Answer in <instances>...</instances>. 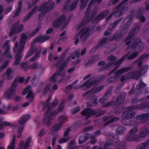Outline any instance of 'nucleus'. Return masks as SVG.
<instances>
[{"instance_id": "nucleus-58", "label": "nucleus", "mask_w": 149, "mask_h": 149, "mask_svg": "<svg viewBox=\"0 0 149 149\" xmlns=\"http://www.w3.org/2000/svg\"><path fill=\"white\" fill-rule=\"evenodd\" d=\"M119 118L118 117H115L109 120L108 121H107L104 124L105 126H107L109 124H111L113 122H116L117 120H119Z\"/></svg>"}, {"instance_id": "nucleus-28", "label": "nucleus", "mask_w": 149, "mask_h": 149, "mask_svg": "<svg viewBox=\"0 0 149 149\" xmlns=\"http://www.w3.org/2000/svg\"><path fill=\"white\" fill-rule=\"evenodd\" d=\"M59 113V112H58V111L56 110L54 111L51 112L49 115L48 114L47 116L45 115L43 118V122H45L48 119L49 120H52L53 119V117Z\"/></svg>"}, {"instance_id": "nucleus-29", "label": "nucleus", "mask_w": 149, "mask_h": 149, "mask_svg": "<svg viewBox=\"0 0 149 149\" xmlns=\"http://www.w3.org/2000/svg\"><path fill=\"white\" fill-rule=\"evenodd\" d=\"M38 8V5H36L25 16L23 19V22H25L28 20L33 14L37 10Z\"/></svg>"}, {"instance_id": "nucleus-11", "label": "nucleus", "mask_w": 149, "mask_h": 149, "mask_svg": "<svg viewBox=\"0 0 149 149\" xmlns=\"http://www.w3.org/2000/svg\"><path fill=\"white\" fill-rule=\"evenodd\" d=\"M89 33V28H83L81 31L76 34V38L79 36V37L81 39L82 42H85L88 38Z\"/></svg>"}, {"instance_id": "nucleus-50", "label": "nucleus", "mask_w": 149, "mask_h": 149, "mask_svg": "<svg viewBox=\"0 0 149 149\" xmlns=\"http://www.w3.org/2000/svg\"><path fill=\"white\" fill-rule=\"evenodd\" d=\"M13 124H11L9 122L6 121L3 122L1 123H0V130H2L4 126H12Z\"/></svg>"}, {"instance_id": "nucleus-39", "label": "nucleus", "mask_w": 149, "mask_h": 149, "mask_svg": "<svg viewBox=\"0 0 149 149\" xmlns=\"http://www.w3.org/2000/svg\"><path fill=\"white\" fill-rule=\"evenodd\" d=\"M105 112L104 111H103L101 109H98L97 110L93 109V116H96L97 117L101 116L104 114Z\"/></svg>"}, {"instance_id": "nucleus-1", "label": "nucleus", "mask_w": 149, "mask_h": 149, "mask_svg": "<svg viewBox=\"0 0 149 149\" xmlns=\"http://www.w3.org/2000/svg\"><path fill=\"white\" fill-rule=\"evenodd\" d=\"M127 93L125 92H123L120 93L117 97L116 101L111 100L110 102L103 104L102 105L103 108H105L112 107L115 109L113 113L116 114H118L121 113L120 105L123 104L125 99Z\"/></svg>"}, {"instance_id": "nucleus-12", "label": "nucleus", "mask_w": 149, "mask_h": 149, "mask_svg": "<svg viewBox=\"0 0 149 149\" xmlns=\"http://www.w3.org/2000/svg\"><path fill=\"white\" fill-rule=\"evenodd\" d=\"M126 108L127 109L129 110H131L132 109H138L141 110L146 108L149 109V104L146 101L142 102L140 104L130 106L127 107Z\"/></svg>"}, {"instance_id": "nucleus-16", "label": "nucleus", "mask_w": 149, "mask_h": 149, "mask_svg": "<svg viewBox=\"0 0 149 149\" xmlns=\"http://www.w3.org/2000/svg\"><path fill=\"white\" fill-rule=\"evenodd\" d=\"M123 36V33L121 31H116L114 34L109 38V40L111 41L115 40L117 42L120 41Z\"/></svg>"}, {"instance_id": "nucleus-37", "label": "nucleus", "mask_w": 149, "mask_h": 149, "mask_svg": "<svg viewBox=\"0 0 149 149\" xmlns=\"http://www.w3.org/2000/svg\"><path fill=\"white\" fill-rule=\"evenodd\" d=\"M108 38L107 37H104L102 38L101 40L99 42L98 44L96 47V49H97L100 48L101 47L105 45L107 42Z\"/></svg>"}, {"instance_id": "nucleus-17", "label": "nucleus", "mask_w": 149, "mask_h": 149, "mask_svg": "<svg viewBox=\"0 0 149 149\" xmlns=\"http://www.w3.org/2000/svg\"><path fill=\"white\" fill-rule=\"evenodd\" d=\"M32 140V137L29 136L26 139V143H24V142L23 140H21L20 142L18 149H26L30 146V143Z\"/></svg>"}, {"instance_id": "nucleus-10", "label": "nucleus", "mask_w": 149, "mask_h": 149, "mask_svg": "<svg viewBox=\"0 0 149 149\" xmlns=\"http://www.w3.org/2000/svg\"><path fill=\"white\" fill-rule=\"evenodd\" d=\"M54 6V4L53 3H49L48 2L43 3L41 6L38 8L37 10L39 12L42 11L44 12V14L52 10Z\"/></svg>"}, {"instance_id": "nucleus-43", "label": "nucleus", "mask_w": 149, "mask_h": 149, "mask_svg": "<svg viewBox=\"0 0 149 149\" xmlns=\"http://www.w3.org/2000/svg\"><path fill=\"white\" fill-rule=\"evenodd\" d=\"M61 75H59L58 74V72L57 73H54L50 77V80L52 81L53 83H56L58 81V78L59 76Z\"/></svg>"}, {"instance_id": "nucleus-8", "label": "nucleus", "mask_w": 149, "mask_h": 149, "mask_svg": "<svg viewBox=\"0 0 149 149\" xmlns=\"http://www.w3.org/2000/svg\"><path fill=\"white\" fill-rule=\"evenodd\" d=\"M134 19V15L131 14L128 15L123 20L120 26V31L122 32L127 29L129 27L132 21Z\"/></svg>"}, {"instance_id": "nucleus-2", "label": "nucleus", "mask_w": 149, "mask_h": 149, "mask_svg": "<svg viewBox=\"0 0 149 149\" xmlns=\"http://www.w3.org/2000/svg\"><path fill=\"white\" fill-rule=\"evenodd\" d=\"M136 114V112L132 110H129L123 112L122 117V122L125 125L132 126L137 125V122L136 119H131Z\"/></svg>"}, {"instance_id": "nucleus-15", "label": "nucleus", "mask_w": 149, "mask_h": 149, "mask_svg": "<svg viewBox=\"0 0 149 149\" xmlns=\"http://www.w3.org/2000/svg\"><path fill=\"white\" fill-rule=\"evenodd\" d=\"M66 19L65 15L60 16L58 18L54 21L52 23V26L55 28H59L60 25L64 23Z\"/></svg>"}, {"instance_id": "nucleus-35", "label": "nucleus", "mask_w": 149, "mask_h": 149, "mask_svg": "<svg viewBox=\"0 0 149 149\" xmlns=\"http://www.w3.org/2000/svg\"><path fill=\"white\" fill-rule=\"evenodd\" d=\"M97 60V57L96 55L92 56L86 63V66H88L94 64Z\"/></svg>"}, {"instance_id": "nucleus-38", "label": "nucleus", "mask_w": 149, "mask_h": 149, "mask_svg": "<svg viewBox=\"0 0 149 149\" xmlns=\"http://www.w3.org/2000/svg\"><path fill=\"white\" fill-rule=\"evenodd\" d=\"M149 144V139L143 143H140L136 147V149H145Z\"/></svg>"}, {"instance_id": "nucleus-44", "label": "nucleus", "mask_w": 149, "mask_h": 149, "mask_svg": "<svg viewBox=\"0 0 149 149\" xmlns=\"http://www.w3.org/2000/svg\"><path fill=\"white\" fill-rule=\"evenodd\" d=\"M13 25L15 28L16 33H17L21 31L23 29V24L18 25V24H14Z\"/></svg>"}, {"instance_id": "nucleus-48", "label": "nucleus", "mask_w": 149, "mask_h": 149, "mask_svg": "<svg viewBox=\"0 0 149 149\" xmlns=\"http://www.w3.org/2000/svg\"><path fill=\"white\" fill-rule=\"evenodd\" d=\"M28 93V95L26 96V98L27 99H29V102H31L33 101L34 98L33 92L32 91H31Z\"/></svg>"}, {"instance_id": "nucleus-45", "label": "nucleus", "mask_w": 149, "mask_h": 149, "mask_svg": "<svg viewBox=\"0 0 149 149\" xmlns=\"http://www.w3.org/2000/svg\"><path fill=\"white\" fill-rule=\"evenodd\" d=\"M149 116L148 113H143L136 116V118L137 120H141L145 119Z\"/></svg>"}, {"instance_id": "nucleus-4", "label": "nucleus", "mask_w": 149, "mask_h": 149, "mask_svg": "<svg viewBox=\"0 0 149 149\" xmlns=\"http://www.w3.org/2000/svg\"><path fill=\"white\" fill-rule=\"evenodd\" d=\"M129 55V53L124 55L121 58L119 59V60H116L114 61L109 62L107 64H106V65H105L104 67L103 68L101 67L100 68V72H102L105 70L113 65L116 66V67L114 68L108 74V76H109L117 70L118 68L119 65L124 62L126 57L128 56Z\"/></svg>"}, {"instance_id": "nucleus-33", "label": "nucleus", "mask_w": 149, "mask_h": 149, "mask_svg": "<svg viewBox=\"0 0 149 149\" xmlns=\"http://www.w3.org/2000/svg\"><path fill=\"white\" fill-rule=\"evenodd\" d=\"M131 79H133L132 71L127 73L124 75L122 76L120 79V81L123 82L125 81Z\"/></svg>"}, {"instance_id": "nucleus-22", "label": "nucleus", "mask_w": 149, "mask_h": 149, "mask_svg": "<svg viewBox=\"0 0 149 149\" xmlns=\"http://www.w3.org/2000/svg\"><path fill=\"white\" fill-rule=\"evenodd\" d=\"M93 109L89 108H86L81 111V114L83 116H85V119H87L93 116Z\"/></svg>"}, {"instance_id": "nucleus-54", "label": "nucleus", "mask_w": 149, "mask_h": 149, "mask_svg": "<svg viewBox=\"0 0 149 149\" xmlns=\"http://www.w3.org/2000/svg\"><path fill=\"white\" fill-rule=\"evenodd\" d=\"M41 66V65L38 62H36L31 65H29V69H38Z\"/></svg>"}, {"instance_id": "nucleus-5", "label": "nucleus", "mask_w": 149, "mask_h": 149, "mask_svg": "<svg viewBox=\"0 0 149 149\" xmlns=\"http://www.w3.org/2000/svg\"><path fill=\"white\" fill-rule=\"evenodd\" d=\"M129 0H124L121 2L115 9V11L113 13L110 14L106 18V20L107 21H109L112 16L113 14H114L115 17H118L122 15L125 12L126 7L123 6V4H126Z\"/></svg>"}, {"instance_id": "nucleus-36", "label": "nucleus", "mask_w": 149, "mask_h": 149, "mask_svg": "<svg viewBox=\"0 0 149 149\" xmlns=\"http://www.w3.org/2000/svg\"><path fill=\"white\" fill-rule=\"evenodd\" d=\"M22 3L23 2L22 0H20L19 1L18 8L16 9V11L14 14V17L17 16L21 13L22 8Z\"/></svg>"}, {"instance_id": "nucleus-31", "label": "nucleus", "mask_w": 149, "mask_h": 149, "mask_svg": "<svg viewBox=\"0 0 149 149\" xmlns=\"http://www.w3.org/2000/svg\"><path fill=\"white\" fill-rule=\"evenodd\" d=\"M68 63L66 61V60L64 61L60 65L59 70H58V74L59 75H63V74L64 69L67 65Z\"/></svg>"}, {"instance_id": "nucleus-3", "label": "nucleus", "mask_w": 149, "mask_h": 149, "mask_svg": "<svg viewBox=\"0 0 149 149\" xmlns=\"http://www.w3.org/2000/svg\"><path fill=\"white\" fill-rule=\"evenodd\" d=\"M136 114V112L132 110H129L123 112L122 117V122L125 125L132 126L137 125V122L136 119H131Z\"/></svg>"}, {"instance_id": "nucleus-25", "label": "nucleus", "mask_w": 149, "mask_h": 149, "mask_svg": "<svg viewBox=\"0 0 149 149\" xmlns=\"http://www.w3.org/2000/svg\"><path fill=\"white\" fill-rule=\"evenodd\" d=\"M133 69L132 66H130L126 67H124L118 70L116 72V74L118 75L119 77L120 75L124 73H126L128 71L132 70Z\"/></svg>"}, {"instance_id": "nucleus-51", "label": "nucleus", "mask_w": 149, "mask_h": 149, "mask_svg": "<svg viewBox=\"0 0 149 149\" xmlns=\"http://www.w3.org/2000/svg\"><path fill=\"white\" fill-rule=\"evenodd\" d=\"M146 100L145 98L143 97L141 99H139L138 98H134L132 99L131 101L132 104H134L137 103L141 101H143V100Z\"/></svg>"}, {"instance_id": "nucleus-64", "label": "nucleus", "mask_w": 149, "mask_h": 149, "mask_svg": "<svg viewBox=\"0 0 149 149\" xmlns=\"http://www.w3.org/2000/svg\"><path fill=\"white\" fill-rule=\"evenodd\" d=\"M41 26H37L35 30L32 32L30 35V36L32 37L35 36L38 32Z\"/></svg>"}, {"instance_id": "nucleus-47", "label": "nucleus", "mask_w": 149, "mask_h": 149, "mask_svg": "<svg viewBox=\"0 0 149 149\" xmlns=\"http://www.w3.org/2000/svg\"><path fill=\"white\" fill-rule=\"evenodd\" d=\"M146 86V84L144 83L142 80H140L139 83L136 86V88L137 89H140L145 88Z\"/></svg>"}, {"instance_id": "nucleus-32", "label": "nucleus", "mask_w": 149, "mask_h": 149, "mask_svg": "<svg viewBox=\"0 0 149 149\" xmlns=\"http://www.w3.org/2000/svg\"><path fill=\"white\" fill-rule=\"evenodd\" d=\"M114 75L113 76L108 78L107 80V82L109 83H116L119 78L118 75L115 73Z\"/></svg>"}, {"instance_id": "nucleus-55", "label": "nucleus", "mask_w": 149, "mask_h": 149, "mask_svg": "<svg viewBox=\"0 0 149 149\" xmlns=\"http://www.w3.org/2000/svg\"><path fill=\"white\" fill-rule=\"evenodd\" d=\"M126 143L125 141H121L117 146L116 149H125Z\"/></svg>"}, {"instance_id": "nucleus-30", "label": "nucleus", "mask_w": 149, "mask_h": 149, "mask_svg": "<svg viewBox=\"0 0 149 149\" xmlns=\"http://www.w3.org/2000/svg\"><path fill=\"white\" fill-rule=\"evenodd\" d=\"M122 19V18H120L115 21L113 24H110L107 28L108 30L111 31L113 30L118 25Z\"/></svg>"}, {"instance_id": "nucleus-49", "label": "nucleus", "mask_w": 149, "mask_h": 149, "mask_svg": "<svg viewBox=\"0 0 149 149\" xmlns=\"http://www.w3.org/2000/svg\"><path fill=\"white\" fill-rule=\"evenodd\" d=\"M16 137L13 136L11 144L8 147L7 149H15V145L16 143Z\"/></svg>"}, {"instance_id": "nucleus-9", "label": "nucleus", "mask_w": 149, "mask_h": 149, "mask_svg": "<svg viewBox=\"0 0 149 149\" xmlns=\"http://www.w3.org/2000/svg\"><path fill=\"white\" fill-rule=\"evenodd\" d=\"M138 128L135 127L131 129L129 132V135L126 136L125 140L127 141H138L139 136L137 134H135L138 130Z\"/></svg>"}, {"instance_id": "nucleus-34", "label": "nucleus", "mask_w": 149, "mask_h": 149, "mask_svg": "<svg viewBox=\"0 0 149 149\" xmlns=\"http://www.w3.org/2000/svg\"><path fill=\"white\" fill-rule=\"evenodd\" d=\"M97 10L96 7H95L93 10L90 11V13L88 15V17H87L86 18L87 21L89 22L92 19L95 15L97 13Z\"/></svg>"}, {"instance_id": "nucleus-42", "label": "nucleus", "mask_w": 149, "mask_h": 149, "mask_svg": "<svg viewBox=\"0 0 149 149\" xmlns=\"http://www.w3.org/2000/svg\"><path fill=\"white\" fill-rule=\"evenodd\" d=\"M97 98L96 95H93L91 97L89 102L93 104V105L96 106L98 104Z\"/></svg>"}, {"instance_id": "nucleus-59", "label": "nucleus", "mask_w": 149, "mask_h": 149, "mask_svg": "<svg viewBox=\"0 0 149 149\" xmlns=\"http://www.w3.org/2000/svg\"><path fill=\"white\" fill-rule=\"evenodd\" d=\"M132 72L133 79H138L139 77V71H132Z\"/></svg>"}, {"instance_id": "nucleus-56", "label": "nucleus", "mask_w": 149, "mask_h": 149, "mask_svg": "<svg viewBox=\"0 0 149 149\" xmlns=\"http://www.w3.org/2000/svg\"><path fill=\"white\" fill-rule=\"evenodd\" d=\"M125 129V127L122 126H120L116 129V131L117 134H121L123 133Z\"/></svg>"}, {"instance_id": "nucleus-41", "label": "nucleus", "mask_w": 149, "mask_h": 149, "mask_svg": "<svg viewBox=\"0 0 149 149\" xmlns=\"http://www.w3.org/2000/svg\"><path fill=\"white\" fill-rule=\"evenodd\" d=\"M37 50V49L33 46H31L29 51L25 56V58L26 59L34 54Z\"/></svg>"}, {"instance_id": "nucleus-20", "label": "nucleus", "mask_w": 149, "mask_h": 149, "mask_svg": "<svg viewBox=\"0 0 149 149\" xmlns=\"http://www.w3.org/2000/svg\"><path fill=\"white\" fill-rule=\"evenodd\" d=\"M28 38L27 36L25 33H23L21 35L20 44L19 45V49L23 51L25 45Z\"/></svg>"}, {"instance_id": "nucleus-62", "label": "nucleus", "mask_w": 149, "mask_h": 149, "mask_svg": "<svg viewBox=\"0 0 149 149\" xmlns=\"http://www.w3.org/2000/svg\"><path fill=\"white\" fill-rule=\"evenodd\" d=\"M135 35V34L133 31H130L128 34V36L125 38V41H127L130 40Z\"/></svg>"}, {"instance_id": "nucleus-14", "label": "nucleus", "mask_w": 149, "mask_h": 149, "mask_svg": "<svg viewBox=\"0 0 149 149\" xmlns=\"http://www.w3.org/2000/svg\"><path fill=\"white\" fill-rule=\"evenodd\" d=\"M141 42V39L138 38L134 40L131 45L128 46L127 49L132 50L135 49L137 47H138V50L139 52H140L142 51L143 49V46L139 45V44Z\"/></svg>"}, {"instance_id": "nucleus-40", "label": "nucleus", "mask_w": 149, "mask_h": 149, "mask_svg": "<svg viewBox=\"0 0 149 149\" xmlns=\"http://www.w3.org/2000/svg\"><path fill=\"white\" fill-rule=\"evenodd\" d=\"M148 132V128H144L143 129L139 134L138 141L140 140V138H144L146 137Z\"/></svg>"}, {"instance_id": "nucleus-52", "label": "nucleus", "mask_w": 149, "mask_h": 149, "mask_svg": "<svg viewBox=\"0 0 149 149\" xmlns=\"http://www.w3.org/2000/svg\"><path fill=\"white\" fill-rule=\"evenodd\" d=\"M89 0H80L81 5L80 6V9L82 10L83 8H85Z\"/></svg>"}, {"instance_id": "nucleus-57", "label": "nucleus", "mask_w": 149, "mask_h": 149, "mask_svg": "<svg viewBox=\"0 0 149 149\" xmlns=\"http://www.w3.org/2000/svg\"><path fill=\"white\" fill-rule=\"evenodd\" d=\"M29 65H28L26 62L22 63L20 65L21 68L24 69L25 71H27L29 69Z\"/></svg>"}, {"instance_id": "nucleus-63", "label": "nucleus", "mask_w": 149, "mask_h": 149, "mask_svg": "<svg viewBox=\"0 0 149 149\" xmlns=\"http://www.w3.org/2000/svg\"><path fill=\"white\" fill-rule=\"evenodd\" d=\"M139 54V52H135L133 53L128 56L127 59L129 60L133 59L137 57L138 56Z\"/></svg>"}, {"instance_id": "nucleus-7", "label": "nucleus", "mask_w": 149, "mask_h": 149, "mask_svg": "<svg viewBox=\"0 0 149 149\" xmlns=\"http://www.w3.org/2000/svg\"><path fill=\"white\" fill-rule=\"evenodd\" d=\"M30 118V116L29 115H24L21 116L19 119L18 123L19 125L17 132V137L20 138L22 135L23 130L24 129V124L27 122V120Z\"/></svg>"}, {"instance_id": "nucleus-26", "label": "nucleus", "mask_w": 149, "mask_h": 149, "mask_svg": "<svg viewBox=\"0 0 149 149\" xmlns=\"http://www.w3.org/2000/svg\"><path fill=\"white\" fill-rule=\"evenodd\" d=\"M50 38V37L47 36H39L33 40V42L34 43H36L38 42H40L41 43H43L46 40L49 39Z\"/></svg>"}, {"instance_id": "nucleus-13", "label": "nucleus", "mask_w": 149, "mask_h": 149, "mask_svg": "<svg viewBox=\"0 0 149 149\" xmlns=\"http://www.w3.org/2000/svg\"><path fill=\"white\" fill-rule=\"evenodd\" d=\"M9 42L10 40H7L3 45V48H5V51L3 54V55L11 59L13 58V56L11 53L9 52L10 48V46L9 44Z\"/></svg>"}, {"instance_id": "nucleus-6", "label": "nucleus", "mask_w": 149, "mask_h": 149, "mask_svg": "<svg viewBox=\"0 0 149 149\" xmlns=\"http://www.w3.org/2000/svg\"><path fill=\"white\" fill-rule=\"evenodd\" d=\"M67 118L64 114H63L60 116L58 118L59 124H55L51 128V133L52 136L54 135V132L58 131L61 128L63 123L66 120Z\"/></svg>"}, {"instance_id": "nucleus-53", "label": "nucleus", "mask_w": 149, "mask_h": 149, "mask_svg": "<svg viewBox=\"0 0 149 149\" xmlns=\"http://www.w3.org/2000/svg\"><path fill=\"white\" fill-rule=\"evenodd\" d=\"M88 22L87 21L86 19H85V18H84L82 21L79 23L77 26V31L79 30L82 27L85 25Z\"/></svg>"}, {"instance_id": "nucleus-61", "label": "nucleus", "mask_w": 149, "mask_h": 149, "mask_svg": "<svg viewBox=\"0 0 149 149\" xmlns=\"http://www.w3.org/2000/svg\"><path fill=\"white\" fill-rule=\"evenodd\" d=\"M31 86H27L23 91L22 94L23 95H24L28 93L31 91Z\"/></svg>"}, {"instance_id": "nucleus-23", "label": "nucleus", "mask_w": 149, "mask_h": 149, "mask_svg": "<svg viewBox=\"0 0 149 149\" xmlns=\"http://www.w3.org/2000/svg\"><path fill=\"white\" fill-rule=\"evenodd\" d=\"M90 137V134L89 133H85L81 134L79 138V143L81 144L86 142Z\"/></svg>"}, {"instance_id": "nucleus-46", "label": "nucleus", "mask_w": 149, "mask_h": 149, "mask_svg": "<svg viewBox=\"0 0 149 149\" xmlns=\"http://www.w3.org/2000/svg\"><path fill=\"white\" fill-rule=\"evenodd\" d=\"M148 65L144 66L139 71L140 75H142L146 73L148 71Z\"/></svg>"}, {"instance_id": "nucleus-18", "label": "nucleus", "mask_w": 149, "mask_h": 149, "mask_svg": "<svg viewBox=\"0 0 149 149\" xmlns=\"http://www.w3.org/2000/svg\"><path fill=\"white\" fill-rule=\"evenodd\" d=\"M109 13L110 11L109 9L105 10L97 15L94 19V21L97 22L103 19L108 16Z\"/></svg>"}, {"instance_id": "nucleus-60", "label": "nucleus", "mask_w": 149, "mask_h": 149, "mask_svg": "<svg viewBox=\"0 0 149 149\" xmlns=\"http://www.w3.org/2000/svg\"><path fill=\"white\" fill-rule=\"evenodd\" d=\"M79 0H74V2L70 6V10H74L76 8Z\"/></svg>"}, {"instance_id": "nucleus-21", "label": "nucleus", "mask_w": 149, "mask_h": 149, "mask_svg": "<svg viewBox=\"0 0 149 149\" xmlns=\"http://www.w3.org/2000/svg\"><path fill=\"white\" fill-rule=\"evenodd\" d=\"M91 88L89 81L87 80L82 84H78L73 87V89L75 90H78L81 88L83 90L86 91Z\"/></svg>"}, {"instance_id": "nucleus-27", "label": "nucleus", "mask_w": 149, "mask_h": 149, "mask_svg": "<svg viewBox=\"0 0 149 149\" xmlns=\"http://www.w3.org/2000/svg\"><path fill=\"white\" fill-rule=\"evenodd\" d=\"M21 50L19 49V52L17 53L16 55V59L13 62V65L17 66L19 64L22 58V56L21 54L23 51H21Z\"/></svg>"}, {"instance_id": "nucleus-24", "label": "nucleus", "mask_w": 149, "mask_h": 149, "mask_svg": "<svg viewBox=\"0 0 149 149\" xmlns=\"http://www.w3.org/2000/svg\"><path fill=\"white\" fill-rule=\"evenodd\" d=\"M15 91V89L10 88L6 91L4 93V97L8 100H10Z\"/></svg>"}, {"instance_id": "nucleus-19", "label": "nucleus", "mask_w": 149, "mask_h": 149, "mask_svg": "<svg viewBox=\"0 0 149 149\" xmlns=\"http://www.w3.org/2000/svg\"><path fill=\"white\" fill-rule=\"evenodd\" d=\"M105 78V75H102L95 78L94 79L92 80H88L91 87V88L92 86L97 84L99 82L104 80V79Z\"/></svg>"}]
</instances>
